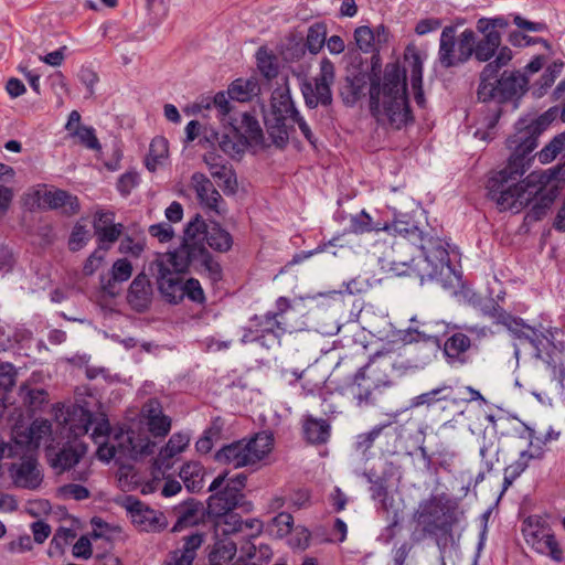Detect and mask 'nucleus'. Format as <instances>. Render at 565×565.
I'll use <instances>...</instances> for the list:
<instances>
[{"label":"nucleus","instance_id":"f8f14e48","mask_svg":"<svg viewBox=\"0 0 565 565\" xmlns=\"http://www.w3.org/2000/svg\"><path fill=\"white\" fill-rule=\"evenodd\" d=\"M551 110L546 111L530 124L518 122L516 132L508 140L509 148L521 156H527L537 147L539 136L547 128L554 119Z\"/></svg>","mask_w":565,"mask_h":565},{"label":"nucleus","instance_id":"ddd939ff","mask_svg":"<svg viewBox=\"0 0 565 565\" xmlns=\"http://www.w3.org/2000/svg\"><path fill=\"white\" fill-rule=\"evenodd\" d=\"M335 71L333 63L328 58L320 62V72L315 77V83L305 82L301 85V92L306 105L315 108L318 104L330 105L332 102L331 86L334 83Z\"/></svg>","mask_w":565,"mask_h":565},{"label":"nucleus","instance_id":"2f4dec72","mask_svg":"<svg viewBox=\"0 0 565 565\" xmlns=\"http://www.w3.org/2000/svg\"><path fill=\"white\" fill-rule=\"evenodd\" d=\"M234 128L235 132H238L239 138L246 140V146L259 145L263 142L264 135L259 122L248 113L242 114L238 127Z\"/></svg>","mask_w":565,"mask_h":565},{"label":"nucleus","instance_id":"423d86ee","mask_svg":"<svg viewBox=\"0 0 565 565\" xmlns=\"http://www.w3.org/2000/svg\"><path fill=\"white\" fill-rule=\"evenodd\" d=\"M157 270V284L159 291L163 298L171 302L178 303L184 298V281L180 274L193 267L198 271H204L189 256L186 249L177 248L173 252L160 255L153 263Z\"/></svg>","mask_w":565,"mask_h":565},{"label":"nucleus","instance_id":"052dcab7","mask_svg":"<svg viewBox=\"0 0 565 565\" xmlns=\"http://www.w3.org/2000/svg\"><path fill=\"white\" fill-rule=\"evenodd\" d=\"M550 359L548 363L553 365V369L556 370L558 367V382L565 388V349L554 348Z\"/></svg>","mask_w":565,"mask_h":565},{"label":"nucleus","instance_id":"3c124183","mask_svg":"<svg viewBox=\"0 0 565 565\" xmlns=\"http://www.w3.org/2000/svg\"><path fill=\"white\" fill-rule=\"evenodd\" d=\"M90 238H92V233H90L89 228H87V225L83 224L81 221L77 222L74 225V227L71 232L70 238H68L70 250H72V252L81 250L84 246L87 245V243L90 241Z\"/></svg>","mask_w":565,"mask_h":565},{"label":"nucleus","instance_id":"de8ad7c7","mask_svg":"<svg viewBox=\"0 0 565 565\" xmlns=\"http://www.w3.org/2000/svg\"><path fill=\"white\" fill-rule=\"evenodd\" d=\"M327 38V29L324 24L316 23L311 25L307 33L306 46L309 52L317 54L323 47Z\"/></svg>","mask_w":565,"mask_h":565},{"label":"nucleus","instance_id":"774afa93","mask_svg":"<svg viewBox=\"0 0 565 565\" xmlns=\"http://www.w3.org/2000/svg\"><path fill=\"white\" fill-rule=\"evenodd\" d=\"M149 233L153 237L158 238V241L161 243L169 242L174 236V230L168 223H159V224L151 225L149 227Z\"/></svg>","mask_w":565,"mask_h":565},{"label":"nucleus","instance_id":"4468645a","mask_svg":"<svg viewBox=\"0 0 565 565\" xmlns=\"http://www.w3.org/2000/svg\"><path fill=\"white\" fill-rule=\"evenodd\" d=\"M414 518L423 531L428 534L445 531L450 526L447 507L438 497H431L420 502Z\"/></svg>","mask_w":565,"mask_h":565},{"label":"nucleus","instance_id":"680f3d73","mask_svg":"<svg viewBox=\"0 0 565 565\" xmlns=\"http://www.w3.org/2000/svg\"><path fill=\"white\" fill-rule=\"evenodd\" d=\"M15 383V371L11 363L0 362V392H7Z\"/></svg>","mask_w":565,"mask_h":565},{"label":"nucleus","instance_id":"13d9d810","mask_svg":"<svg viewBox=\"0 0 565 565\" xmlns=\"http://www.w3.org/2000/svg\"><path fill=\"white\" fill-rule=\"evenodd\" d=\"M494 61L484 66V74L497 75L499 70L512 60V51L508 46H499Z\"/></svg>","mask_w":565,"mask_h":565},{"label":"nucleus","instance_id":"7ed1b4c3","mask_svg":"<svg viewBox=\"0 0 565 565\" xmlns=\"http://www.w3.org/2000/svg\"><path fill=\"white\" fill-rule=\"evenodd\" d=\"M54 418L63 430H67V438L77 439L88 433L94 425L92 439L98 446L96 455L99 460L109 462L111 459H138L152 452L154 444L148 437L136 438L132 430L110 431L109 423L103 414L94 416L81 405L67 408L56 404L53 407Z\"/></svg>","mask_w":565,"mask_h":565},{"label":"nucleus","instance_id":"bf43d9fd","mask_svg":"<svg viewBox=\"0 0 565 565\" xmlns=\"http://www.w3.org/2000/svg\"><path fill=\"white\" fill-rule=\"evenodd\" d=\"M294 518L289 513H279L273 519L275 535L282 539L292 532Z\"/></svg>","mask_w":565,"mask_h":565},{"label":"nucleus","instance_id":"c85d7f7f","mask_svg":"<svg viewBox=\"0 0 565 565\" xmlns=\"http://www.w3.org/2000/svg\"><path fill=\"white\" fill-rule=\"evenodd\" d=\"M470 339L460 332L454 333L444 343V354L451 365L466 363V352L470 349Z\"/></svg>","mask_w":565,"mask_h":565},{"label":"nucleus","instance_id":"e2e57ef3","mask_svg":"<svg viewBox=\"0 0 565 565\" xmlns=\"http://www.w3.org/2000/svg\"><path fill=\"white\" fill-rule=\"evenodd\" d=\"M75 532L67 527H60L51 541V548L63 552L64 547L75 537Z\"/></svg>","mask_w":565,"mask_h":565},{"label":"nucleus","instance_id":"f257e3e1","mask_svg":"<svg viewBox=\"0 0 565 565\" xmlns=\"http://www.w3.org/2000/svg\"><path fill=\"white\" fill-rule=\"evenodd\" d=\"M529 168L530 159L512 151L508 164L489 178L488 195L501 211L520 212L535 201L530 215L540 220L553 202V195L545 192V186L565 172V163L545 171H533L520 180Z\"/></svg>","mask_w":565,"mask_h":565},{"label":"nucleus","instance_id":"4be33fe9","mask_svg":"<svg viewBox=\"0 0 565 565\" xmlns=\"http://www.w3.org/2000/svg\"><path fill=\"white\" fill-rule=\"evenodd\" d=\"M191 188L196 194L200 204L218 215L226 212L225 202L211 180L201 172H195L191 177Z\"/></svg>","mask_w":565,"mask_h":565},{"label":"nucleus","instance_id":"e433bc0d","mask_svg":"<svg viewBox=\"0 0 565 565\" xmlns=\"http://www.w3.org/2000/svg\"><path fill=\"white\" fill-rule=\"evenodd\" d=\"M503 326L518 339L529 341L531 344L536 347L537 332L532 327L523 323L521 319L509 316L505 318Z\"/></svg>","mask_w":565,"mask_h":565},{"label":"nucleus","instance_id":"473e14b6","mask_svg":"<svg viewBox=\"0 0 565 565\" xmlns=\"http://www.w3.org/2000/svg\"><path fill=\"white\" fill-rule=\"evenodd\" d=\"M204 468L200 462L190 461L182 466L180 478L190 492H199L203 488Z\"/></svg>","mask_w":565,"mask_h":565},{"label":"nucleus","instance_id":"6e6d98bb","mask_svg":"<svg viewBox=\"0 0 565 565\" xmlns=\"http://www.w3.org/2000/svg\"><path fill=\"white\" fill-rule=\"evenodd\" d=\"M70 136L75 138L78 143L86 147L87 149L98 151L102 148L93 127H82L77 130H74V132Z\"/></svg>","mask_w":565,"mask_h":565},{"label":"nucleus","instance_id":"a18cd8bd","mask_svg":"<svg viewBox=\"0 0 565 565\" xmlns=\"http://www.w3.org/2000/svg\"><path fill=\"white\" fill-rule=\"evenodd\" d=\"M217 140L220 148L231 157L241 154L246 147V140L239 138L238 132H235V128L232 130L231 135L224 134Z\"/></svg>","mask_w":565,"mask_h":565},{"label":"nucleus","instance_id":"bb28decb","mask_svg":"<svg viewBox=\"0 0 565 565\" xmlns=\"http://www.w3.org/2000/svg\"><path fill=\"white\" fill-rule=\"evenodd\" d=\"M205 515L204 507L196 501H189L180 505L177 510V522L172 531L179 532L186 527L198 525L203 522Z\"/></svg>","mask_w":565,"mask_h":565},{"label":"nucleus","instance_id":"603ef678","mask_svg":"<svg viewBox=\"0 0 565 565\" xmlns=\"http://www.w3.org/2000/svg\"><path fill=\"white\" fill-rule=\"evenodd\" d=\"M347 82L348 93H342L343 98L345 103L354 104L356 100H359L362 96L365 95L366 78L364 75H355L351 78L349 77Z\"/></svg>","mask_w":565,"mask_h":565},{"label":"nucleus","instance_id":"412c9836","mask_svg":"<svg viewBox=\"0 0 565 565\" xmlns=\"http://www.w3.org/2000/svg\"><path fill=\"white\" fill-rule=\"evenodd\" d=\"M203 543L204 535L199 532L182 536L162 565H193Z\"/></svg>","mask_w":565,"mask_h":565},{"label":"nucleus","instance_id":"69168bd1","mask_svg":"<svg viewBox=\"0 0 565 565\" xmlns=\"http://www.w3.org/2000/svg\"><path fill=\"white\" fill-rule=\"evenodd\" d=\"M60 493L64 498L75 499V500H84L89 497V491L87 488L76 484L68 483L60 488Z\"/></svg>","mask_w":565,"mask_h":565},{"label":"nucleus","instance_id":"7c9ffc66","mask_svg":"<svg viewBox=\"0 0 565 565\" xmlns=\"http://www.w3.org/2000/svg\"><path fill=\"white\" fill-rule=\"evenodd\" d=\"M497 82L504 100L522 94L527 85L526 77L519 72H504Z\"/></svg>","mask_w":565,"mask_h":565},{"label":"nucleus","instance_id":"49530a36","mask_svg":"<svg viewBox=\"0 0 565 565\" xmlns=\"http://www.w3.org/2000/svg\"><path fill=\"white\" fill-rule=\"evenodd\" d=\"M354 39L358 47L364 53H373L380 49L375 40L374 31L366 25L355 29Z\"/></svg>","mask_w":565,"mask_h":565},{"label":"nucleus","instance_id":"a878e982","mask_svg":"<svg viewBox=\"0 0 565 565\" xmlns=\"http://www.w3.org/2000/svg\"><path fill=\"white\" fill-rule=\"evenodd\" d=\"M39 204L49 209H62L63 213L72 215L79 211V203L76 196L62 190L44 191L39 198Z\"/></svg>","mask_w":565,"mask_h":565},{"label":"nucleus","instance_id":"79ce46f5","mask_svg":"<svg viewBox=\"0 0 565 565\" xmlns=\"http://www.w3.org/2000/svg\"><path fill=\"white\" fill-rule=\"evenodd\" d=\"M565 150V132L556 135L541 151L536 153L542 164L554 161Z\"/></svg>","mask_w":565,"mask_h":565},{"label":"nucleus","instance_id":"b1692460","mask_svg":"<svg viewBox=\"0 0 565 565\" xmlns=\"http://www.w3.org/2000/svg\"><path fill=\"white\" fill-rule=\"evenodd\" d=\"M147 425L153 436H166L171 428V419L163 414L161 404L157 399L148 401L142 408Z\"/></svg>","mask_w":565,"mask_h":565},{"label":"nucleus","instance_id":"ea45409f","mask_svg":"<svg viewBox=\"0 0 565 565\" xmlns=\"http://www.w3.org/2000/svg\"><path fill=\"white\" fill-rule=\"evenodd\" d=\"M540 452L532 454L527 450L521 451L519 458L504 470L505 488L512 484V482L526 469L531 459L540 457Z\"/></svg>","mask_w":565,"mask_h":565},{"label":"nucleus","instance_id":"5701e85b","mask_svg":"<svg viewBox=\"0 0 565 565\" xmlns=\"http://www.w3.org/2000/svg\"><path fill=\"white\" fill-rule=\"evenodd\" d=\"M126 298L131 309L138 312H143L150 307L153 298V289L145 273H140L134 278L128 288Z\"/></svg>","mask_w":565,"mask_h":565},{"label":"nucleus","instance_id":"864d4df0","mask_svg":"<svg viewBox=\"0 0 565 565\" xmlns=\"http://www.w3.org/2000/svg\"><path fill=\"white\" fill-rule=\"evenodd\" d=\"M132 264L127 258L117 259L110 269L111 280L108 281L106 288L111 287L113 282L127 281L132 275Z\"/></svg>","mask_w":565,"mask_h":565},{"label":"nucleus","instance_id":"0e129e2a","mask_svg":"<svg viewBox=\"0 0 565 565\" xmlns=\"http://www.w3.org/2000/svg\"><path fill=\"white\" fill-rule=\"evenodd\" d=\"M218 519L217 525L224 524L226 527L223 530L225 534L236 533L243 531V521L241 518L232 512L225 515L216 516Z\"/></svg>","mask_w":565,"mask_h":565},{"label":"nucleus","instance_id":"f704fd0d","mask_svg":"<svg viewBox=\"0 0 565 565\" xmlns=\"http://www.w3.org/2000/svg\"><path fill=\"white\" fill-rule=\"evenodd\" d=\"M500 45V32H489L481 40L478 42L476 41L475 57L479 62H488L492 56H494Z\"/></svg>","mask_w":565,"mask_h":565},{"label":"nucleus","instance_id":"9d476101","mask_svg":"<svg viewBox=\"0 0 565 565\" xmlns=\"http://www.w3.org/2000/svg\"><path fill=\"white\" fill-rule=\"evenodd\" d=\"M409 369V363L403 359L393 358L392 355H381L373 359L365 367L359 370L355 375V381L370 377L373 380L376 387L390 386L393 384L395 377H401Z\"/></svg>","mask_w":565,"mask_h":565},{"label":"nucleus","instance_id":"c756f323","mask_svg":"<svg viewBox=\"0 0 565 565\" xmlns=\"http://www.w3.org/2000/svg\"><path fill=\"white\" fill-rule=\"evenodd\" d=\"M456 35L452 26H446L439 41L438 58L444 67H451L459 64L458 50H456Z\"/></svg>","mask_w":565,"mask_h":565},{"label":"nucleus","instance_id":"4c0bfd02","mask_svg":"<svg viewBox=\"0 0 565 565\" xmlns=\"http://www.w3.org/2000/svg\"><path fill=\"white\" fill-rule=\"evenodd\" d=\"M237 547L233 541H218L209 555L211 565H225L236 555Z\"/></svg>","mask_w":565,"mask_h":565},{"label":"nucleus","instance_id":"c9c22d12","mask_svg":"<svg viewBox=\"0 0 565 565\" xmlns=\"http://www.w3.org/2000/svg\"><path fill=\"white\" fill-rule=\"evenodd\" d=\"M303 433L309 443L322 444L330 436V426L324 419L309 417L303 424Z\"/></svg>","mask_w":565,"mask_h":565},{"label":"nucleus","instance_id":"0eeeda50","mask_svg":"<svg viewBox=\"0 0 565 565\" xmlns=\"http://www.w3.org/2000/svg\"><path fill=\"white\" fill-rule=\"evenodd\" d=\"M419 255L415 257L413 276L426 280H437L443 287L452 286L456 273L449 264V254L445 243L439 237L426 236L422 238Z\"/></svg>","mask_w":565,"mask_h":565},{"label":"nucleus","instance_id":"6ab92c4d","mask_svg":"<svg viewBox=\"0 0 565 565\" xmlns=\"http://www.w3.org/2000/svg\"><path fill=\"white\" fill-rule=\"evenodd\" d=\"M86 451L87 446L83 441L70 439L57 450L49 447L46 449V456L52 468L58 473H62L77 465Z\"/></svg>","mask_w":565,"mask_h":565},{"label":"nucleus","instance_id":"72a5a7b5","mask_svg":"<svg viewBox=\"0 0 565 565\" xmlns=\"http://www.w3.org/2000/svg\"><path fill=\"white\" fill-rule=\"evenodd\" d=\"M168 154L169 147L167 139L163 137H157L152 139L149 153L146 157V167L151 172L156 171L168 159Z\"/></svg>","mask_w":565,"mask_h":565},{"label":"nucleus","instance_id":"6e6552de","mask_svg":"<svg viewBox=\"0 0 565 565\" xmlns=\"http://www.w3.org/2000/svg\"><path fill=\"white\" fill-rule=\"evenodd\" d=\"M274 438L268 433L256 434L253 438L242 439L224 446L215 456L216 460L234 468L253 466L263 460L273 449Z\"/></svg>","mask_w":565,"mask_h":565},{"label":"nucleus","instance_id":"8fccbe9b","mask_svg":"<svg viewBox=\"0 0 565 565\" xmlns=\"http://www.w3.org/2000/svg\"><path fill=\"white\" fill-rule=\"evenodd\" d=\"M20 396L32 409H38L47 402V393L43 388H31L28 384L20 386Z\"/></svg>","mask_w":565,"mask_h":565},{"label":"nucleus","instance_id":"a211bd4d","mask_svg":"<svg viewBox=\"0 0 565 565\" xmlns=\"http://www.w3.org/2000/svg\"><path fill=\"white\" fill-rule=\"evenodd\" d=\"M127 511L134 525L143 532H160L168 525L164 514L153 510L142 502L127 498Z\"/></svg>","mask_w":565,"mask_h":565},{"label":"nucleus","instance_id":"a19ab883","mask_svg":"<svg viewBox=\"0 0 565 565\" xmlns=\"http://www.w3.org/2000/svg\"><path fill=\"white\" fill-rule=\"evenodd\" d=\"M256 88L257 83L254 79L238 78L231 84L227 95L231 99L246 102L256 93Z\"/></svg>","mask_w":565,"mask_h":565},{"label":"nucleus","instance_id":"37998d69","mask_svg":"<svg viewBox=\"0 0 565 565\" xmlns=\"http://www.w3.org/2000/svg\"><path fill=\"white\" fill-rule=\"evenodd\" d=\"M383 228L402 235L407 238V242L411 244L419 243L422 238L426 237L417 226L409 225L402 220H395L391 225H385Z\"/></svg>","mask_w":565,"mask_h":565},{"label":"nucleus","instance_id":"c03bdc74","mask_svg":"<svg viewBox=\"0 0 565 565\" xmlns=\"http://www.w3.org/2000/svg\"><path fill=\"white\" fill-rule=\"evenodd\" d=\"M257 66L259 72L267 78L271 79L278 75V61L275 55L266 49L260 47L256 54Z\"/></svg>","mask_w":565,"mask_h":565},{"label":"nucleus","instance_id":"393cba45","mask_svg":"<svg viewBox=\"0 0 565 565\" xmlns=\"http://www.w3.org/2000/svg\"><path fill=\"white\" fill-rule=\"evenodd\" d=\"M12 478L17 487L31 490L36 489L42 481L36 461L32 458H28L22 462L14 465L12 469Z\"/></svg>","mask_w":565,"mask_h":565},{"label":"nucleus","instance_id":"20e7f679","mask_svg":"<svg viewBox=\"0 0 565 565\" xmlns=\"http://www.w3.org/2000/svg\"><path fill=\"white\" fill-rule=\"evenodd\" d=\"M232 236L218 224L206 225L201 215L196 214L185 226L181 248L209 274L212 280H218L222 269L210 255L205 245L218 252H226L232 246Z\"/></svg>","mask_w":565,"mask_h":565},{"label":"nucleus","instance_id":"dca6fc26","mask_svg":"<svg viewBox=\"0 0 565 565\" xmlns=\"http://www.w3.org/2000/svg\"><path fill=\"white\" fill-rule=\"evenodd\" d=\"M415 247L416 244L405 241L394 244L391 250L379 259L381 268L395 276H412L415 263V257L413 256Z\"/></svg>","mask_w":565,"mask_h":565},{"label":"nucleus","instance_id":"09e8293b","mask_svg":"<svg viewBox=\"0 0 565 565\" xmlns=\"http://www.w3.org/2000/svg\"><path fill=\"white\" fill-rule=\"evenodd\" d=\"M457 50L459 62L468 61L471 55H475L476 50V33L471 29H466L458 38Z\"/></svg>","mask_w":565,"mask_h":565},{"label":"nucleus","instance_id":"338daca9","mask_svg":"<svg viewBox=\"0 0 565 565\" xmlns=\"http://www.w3.org/2000/svg\"><path fill=\"white\" fill-rule=\"evenodd\" d=\"M105 254V252L96 248L84 263L83 274L85 276H92L100 267L104 262Z\"/></svg>","mask_w":565,"mask_h":565},{"label":"nucleus","instance_id":"f03ea898","mask_svg":"<svg viewBox=\"0 0 565 565\" xmlns=\"http://www.w3.org/2000/svg\"><path fill=\"white\" fill-rule=\"evenodd\" d=\"M407 73L416 103L424 104L423 58L415 46H407L403 67L397 63L387 64L383 76L371 82L370 109L380 124L399 129L412 120L406 93Z\"/></svg>","mask_w":565,"mask_h":565},{"label":"nucleus","instance_id":"1a4fd4ad","mask_svg":"<svg viewBox=\"0 0 565 565\" xmlns=\"http://www.w3.org/2000/svg\"><path fill=\"white\" fill-rule=\"evenodd\" d=\"M295 308L290 301L285 297H279L276 301V311L266 313L259 322L262 335L258 339H264L266 334H273L275 341L279 343L282 334L303 330L306 322L301 319L292 320Z\"/></svg>","mask_w":565,"mask_h":565},{"label":"nucleus","instance_id":"4d7b16f0","mask_svg":"<svg viewBox=\"0 0 565 565\" xmlns=\"http://www.w3.org/2000/svg\"><path fill=\"white\" fill-rule=\"evenodd\" d=\"M350 230L353 233H366L372 231H380L382 227L379 224H373L371 216L362 211L350 220Z\"/></svg>","mask_w":565,"mask_h":565},{"label":"nucleus","instance_id":"58836bf2","mask_svg":"<svg viewBox=\"0 0 565 565\" xmlns=\"http://www.w3.org/2000/svg\"><path fill=\"white\" fill-rule=\"evenodd\" d=\"M452 388L450 386L444 385L437 388H434L429 392L419 394L411 399V407H419L423 405L431 406L438 402L447 401L451 395Z\"/></svg>","mask_w":565,"mask_h":565},{"label":"nucleus","instance_id":"39448f33","mask_svg":"<svg viewBox=\"0 0 565 565\" xmlns=\"http://www.w3.org/2000/svg\"><path fill=\"white\" fill-rule=\"evenodd\" d=\"M285 88H277L271 95L269 109L264 114V122L273 142L282 148L287 145L295 125H298L303 137L315 145L313 134L300 116L291 100L287 78L284 77Z\"/></svg>","mask_w":565,"mask_h":565},{"label":"nucleus","instance_id":"aec40b11","mask_svg":"<svg viewBox=\"0 0 565 565\" xmlns=\"http://www.w3.org/2000/svg\"><path fill=\"white\" fill-rule=\"evenodd\" d=\"M477 95L478 99L482 103L493 102V105L488 109L489 115L484 118L483 122V126L493 128L500 117L499 104L504 102L499 89L497 75L491 73L486 75L483 70L480 75V85L478 87Z\"/></svg>","mask_w":565,"mask_h":565},{"label":"nucleus","instance_id":"cd10ccee","mask_svg":"<svg viewBox=\"0 0 565 565\" xmlns=\"http://www.w3.org/2000/svg\"><path fill=\"white\" fill-rule=\"evenodd\" d=\"M190 436L184 433L173 434L167 445L160 450L158 458L156 459V466L159 470H168L171 468L170 460L185 450L189 446Z\"/></svg>","mask_w":565,"mask_h":565},{"label":"nucleus","instance_id":"f3484780","mask_svg":"<svg viewBox=\"0 0 565 565\" xmlns=\"http://www.w3.org/2000/svg\"><path fill=\"white\" fill-rule=\"evenodd\" d=\"M51 435L52 424L47 419H35L30 425L18 423L12 428V439L20 449H38Z\"/></svg>","mask_w":565,"mask_h":565},{"label":"nucleus","instance_id":"2eb2a0df","mask_svg":"<svg viewBox=\"0 0 565 565\" xmlns=\"http://www.w3.org/2000/svg\"><path fill=\"white\" fill-rule=\"evenodd\" d=\"M226 477V473L218 475L209 487V491H215L207 500V512L211 516H222L232 512L244 499L243 493L225 484Z\"/></svg>","mask_w":565,"mask_h":565},{"label":"nucleus","instance_id":"5fc2aeb1","mask_svg":"<svg viewBox=\"0 0 565 565\" xmlns=\"http://www.w3.org/2000/svg\"><path fill=\"white\" fill-rule=\"evenodd\" d=\"M122 224L118 223L116 226H111L108 228H100V231L95 232V235L97 236L98 241V249L103 252H107L121 235L122 232Z\"/></svg>","mask_w":565,"mask_h":565},{"label":"nucleus","instance_id":"9b49d317","mask_svg":"<svg viewBox=\"0 0 565 565\" xmlns=\"http://www.w3.org/2000/svg\"><path fill=\"white\" fill-rule=\"evenodd\" d=\"M523 536L529 545L541 554L550 555L554 561H563V551L551 529L537 516H529L523 522Z\"/></svg>","mask_w":565,"mask_h":565}]
</instances>
